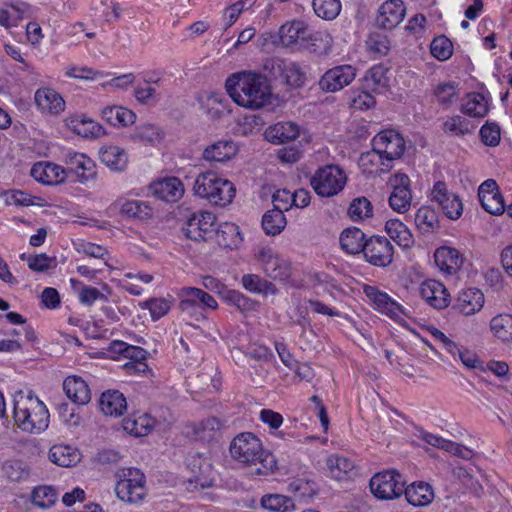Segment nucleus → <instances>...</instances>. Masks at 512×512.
I'll return each mask as SVG.
<instances>
[{
  "mask_svg": "<svg viewBox=\"0 0 512 512\" xmlns=\"http://www.w3.org/2000/svg\"><path fill=\"white\" fill-rule=\"evenodd\" d=\"M225 88L237 105L251 110L263 108L270 103L272 96L268 78L251 71L230 75L225 82Z\"/></svg>",
  "mask_w": 512,
  "mask_h": 512,
  "instance_id": "f257e3e1",
  "label": "nucleus"
},
{
  "mask_svg": "<svg viewBox=\"0 0 512 512\" xmlns=\"http://www.w3.org/2000/svg\"><path fill=\"white\" fill-rule=\"evenodd\" d=\"M229 450L234 460L254 467L256 475H268L276 468L275 456L263 449L260 439L250 432L237 435L232 440Z\"/></svg>",
  "mask_w": 512,
  "mask_h": 512,
  "instance_id": "f03ea898",
  "label": "nucleus"
},
{
  "mask_svg": "<svg viewBox=\"0 0 512 512\" xmlns=\"http://www.w3.org/2000/svg\"><path fill=\"white\" fill-rule=\"evenodd\" d=\"M373 207L365 197L354 199L348 208V215L353 221H360L372 216Z\"/></svg>",
  "mask_w": 512,
  "mask_h": 512,
  "instance_id": "6e6d98bb",
  "label": "nucleus"
},
{
  "mask_svg": "<svg viewBox=\"0 0 512 512\" xmlns=\"http://www.w3.org/2000/svg\"><path fill=\"white\" fill-rule=\"evenodd\" d=\"M384 3L378 8V16L366 40V47L370 53L380 54L384 43Z\"/></svg>",
  "mask_w": 512,
  "mask_h": 512,
  "instance_id": "7c9ffc66",
  "label": "nucleus"
},
{
  "mask_svg": "<svg viewBox=\"0 0 512 512\" xmlns=\"http://www.w3.org/2000/svg\"><path fill=\"white\" fill-rule=\"evenodd\" d=\"M261 506L271 512H292L295 510L293 500L281 494H268L261 498Z\"/></svg>",
  "mask_w": 512,
  "mask_h": 512,
  "instance_id": "79ce46f5",
  "label": "nucleus"
},
{
  "mask_svg": "<svg viewBox=\"0 0 512 512\" xmlns=\"http://www.w3.org/2000/svg\"><path fill=\"white\" fill-rule=\"evenodd\" d=\"M242 285L249 292L256 294H276L277 289L275 285L266 279L261 278L256 274H245L242 277Z\"/></svg>",
  "mask_w": 512,
  "mask_h": 512,
  "instance_id": "37998d69",
  "label": "nucleus"
},
{
  "mask_svg": "<svg viewBox=\"0 0 512 512\" xmlns=\"http://www.w3.org/2000/svg\"><path fill=\"white\" fill-rule=\"evenodd\" d=\"M406 150L403 136L394 129L386 128V161L399 159Z\"/></svg>",
  "mask_w": 512,
  "mask_h": 512,
  "instance_id": "a19ab883",
  "label": "nucleus"
},
{
  "mask_svg": "<svg viewBox=\"0 0 512 512\" xmlns=\"http://www.w3.org/2000/svg\"><path fill=\"white\" fill-rule=\"evenodd\" d=\"M346 181L347 177L342 169L336 165H325L315 171L310 182L317 195L332 197L343 190Z\"/></svg>",
  "mask_w": 512,
  "mask_h": 512,
  "instance_id": "0eeeda50",
  "label": "nucleus"
},
{
  "mask_svg": "<svg viewBox=\"0 0 512 512\" xmlns=\"http://www.w3.org/2000/svg\"><path fill=\"white\" fill-rule=\"evenodd\" d=\"M236 153L237 146L233 141H218L204 150L203 158L210 162H224L230 160Z\"/></svg>",
  "mask_w": 512,
  "mask_h": 512,
  "instance_id": "c756f323",
  "label": "nucleus"
},
{
  "mask_svg": "<svg viewBox=\"0 0 512 512\" xmlns=\"http://www.w3.org/2000/svg\"><path fill=\"white\" fill-rule=\"evenodd\" d=\"M415 223L424 234H431L440 227L438 213L433 207L426 205L420 207L416 212Z\"/></svg>",
  "mask_w": 512,
  "mask_h": 512,
  "instance_id": "72a5a7b5",
  "label": "nucleus"
},
{
  "mask_svg": "<svg viewBox=\"0 0 512 512\" xmlns=\"http://www.w3.org/2000/svg\"><path fill=\"white\" fill-rule=\"evenodd\" d=\"M13 402V416L19 429L28 433H40L48 427V409L31 391H17Z\"/></svg>",
  "mask_w": 512,
  "mask_h": 512,
  "instance_id": "7ed1b4c3",
  "label": "nucleus"
},
{
  "mask_svg": "<svg viewBox=\"0 0 512 512\" xmlns=\"http://www.w3.org/2000/svg\"><path fill=\"white\" fill-rule=\"evenodd\" d=\"M386 316L390 317L399 325L406 326L409 311L386 294Z\"/></svg>",
  "mask_w": 512,
  "mask_h": 512,
  "instance_id": "0e129e2a",
  "label": "nucleus"
},
{
  "mask_svg": "<svg viewBox=\"0 0 512 512\" xmlns=\"http://www.w3.org/2000/svg\"><path fill=\"white\" fill-rule=\"evenodd\" d=\"M257 259L265 274L271 279L281 282L287 281L292 274V265L289 259L276 253L269 247L259 250Z\"/></svg>",
  "mask_w": 512,
  "mask_h": 512,
  "instance_id": "6e6552de",
  "label": "nucleus"
},
{
  "mask_svg": "<svg viewBox=\"0 0 512 512\" xmlns=\"http://www.w3.org/2000/svg\"><path fill=\"white\" fill-rule=\"evenodd\" d=\"M49 459L58 466L72 467L81 460V454L69 445H54L49 450Z\"/></svg>",
  "mask_w": 512,
  "mask_h": 512,
  "instance_id": "bb28decb",
  "label": "nucleus"
},
{
  "mask_svg": "<svg viewBox=\"0 0 512 512\" xmlns=\"http://www.w3.org/2000/svg\"><path fill=\"white\" fill-rule=\"evenodd\" d=\"M355 76L356 69L352 65H339L327 70L318 84L324 92H337L348 86Z\"/></svg>",
  "mask_w": 512,
  "mask_h": 512,
  "instance_id": "f8f14e48",
  "label": "nucleus"
},
{
  "mask_svg": "<svg viewBox=\"0 0 512 512\" xmlns=\"http://www.w3.org/2000/svg\"><path fill=\"white\" fill-rule=\"evenodd\" d=\"M485 302L483 292L478 288H467L459 292L453 309L465 316L479 312Z\"/></svg>",
  "mask_w": 512,
  "mask_h": 512,
  "instance_id": "a211bd4d",
  "label": "nucleus"
},
{
  "mask_svg": "<svg viewBox=\"0 0 512 512\" xmlns=\"http://www.w3.org/2000/svg\"><path fill=\"white\" fill-rule=\"evenodd\" d=\"M181 313L194 321L206 319L207 309L215 310L218 303L213 296L196 287H183L179 292Z\"/></svg>",
  "mask_w": 512,
  "mask_h": 512,
  "instance_id": "39448f33",
  "label": "nucleus"
},
{
  "mask_svg": "<svg viewBox=\"0 0 512 512\" xmlns=\"http://www.w3.org/2000/svg\"><path fill=\"white\" fill-rule=\"evenodd\" d=\"M482 208L492 215H502L505 210V202L501 193L483 194L479 197Z\"/></svg>",
  "mask_w": 512,
  "mask_h": 512,
  "instance_id": "4d7b16f0",
  "label": "nucleus"
},
{
  "mask_svg": "<svg viewBox=\"0 0 512 512\" xmlns=\"http://www.w3.org/2000/svg\"><path fill=\"white\" fill-rule=\"evenodd\" d=\"M302 47L318 55L327 54L331 49V37L308 30V37L303 41Z\"/></svg>",
  "mask_w": 512,
  "mask_h": 512,
  "instance_id": "49530a36",
  "label": "nucleus"
},
{
  "mask_svg": "<svg viewBox=\"0 0 512 512\" xmlns=\"http://www.w3.org/2000/svg\"><path fill=\"white\" fill-rule=\"evenodd\" d=\"M216 237L220 246L230 249L242 242L239 226L231 222L221 224L216 230Z\"/></svg>",
  "mask_w": 512,
  "mask_h": 512,
  "instance_id": "e433bc0d",
  "label": "nucleus"
},
{
  "mask_svg": "<svg viewBox=\"0 0 512 512\" xmlns=\"http://www.w3.org/2000/svg\"><path fill=\"white\" fill-rule=\"evenodd\" d=\"M57 492L51 486H39L32 492V503L39 508H50L57 501Z\"/></svg>",
  "mask_w": 512,
  "mask_h": 512,
  "instance_id": "603ef678",
  "label": "nucleus"
},
{
  "mask_svg": "<svg viewBox=\"0 0 512 512\" xmlns=\"http://www.w3.org/2000/svg\"><path fill=\"white\" fill-rule=\"evenodd\" d=\"M479 134L481 141L491 147L497 146L501 139L500 126L494 122H486L481 127Z\"/></svg>",
  "mask_w": 512,
  "mask_h": 512,
  "instance_id": "69168bd1",
  "label": "nucleus"
},
{
  "mask_svg": "<svg viewBox=\"0 0 512 512\" xmlns=\"http://www.w3.org/2000/svg\"><path fill=\"white\" fill-rule=\"evenodd\" d=\"M216 216L212 212L199 211L187 219L183 232L188 239L206 240L214 231Z\"/></svg>",
  "mask_w": 512,
  "mask_h": 512,
  "instance_id": "9d476101",
  "label": "nucleus"
},
{
  "mask_svg": "<svg viewBox=\"0 0 512 512\" xmlns=\"http://www.w3.org/2000/svg\"><path fill=\"white\" fill-rule=\"evenodd\" d=\"M339 241L342 249L347 253L357 254L364 247L365 234L359 228H347L341 233Z\"/></svg>",
  "mask_w": 512,
  "mask_h": 512,
  "instance_id": "c9c22d12",
  "label": "nucleus"
},
{
  "mask_svg": "<svg viewBox=\"0 0 512 512\" xmlns=\"http://www.w3.org/2000/svg\"><path fill=\"white\" fill-rule=\"evenodd\" d=\"M141 307L150 311L153 320H158L169 312L171 303L164 298H151L142 303Z\"/></svg>",
  "mask_w": 512,
  "mask_h": 512,
  "instance_id": "e2e57ef3",
  "label": "nucleus"
},
{
  "mask_svg": "<svg viewBox=\"0 0 512 512\" xmlns=\"http://www.w3.org/2000/svg\"><path fill=\"white\" fill-rule=\"evenodd\" d=\"M386 234L401 248H408L413 243L412 234L408 228L397 219L386 220Z\"/></svg>",
  "mask_w": 512,
  "mask_h": 512,
  "instance_id": "f704fd0d",
  "label": "nucleus"
},
{
  "mask_svg": "<svg viewBox=\"0 0 512 512\" xmlns=\"http://www.w3.org/2000/svg\"><path fill=\"white\" fill-rule=\"evenodd\" d=\"M298 125L293 122H278L269 126L264 136L267 141L273 144H285L294 141L299 136Z\"/></svg>",
  "mask_w": 512,
  "mask_h": 512,
  "instance_id": "412c9836",
  "label": "nucleus"
},
{
  "mask_svg": "<svg viewBox=\"0 0 512 512\" xmlns=\"http://www.w3.org/2000/svg\"><path fill=\"white\" fill-rule=\"evenodd\" d=\"M373 149L362 153L359 159V166L363 173L370 177L380 176L384 164V151L379 149L378 146L384 144V130H381L373 138Z\"/></svg>",
  "mask_w": 512,
  "mask_h": 512,
  "instance_id": "ddd939ff",
  "label": "nucleus"
},
{
  "mask_svg": "<svg viewBox=\"0 0 512 512\" xmlns=\"http://www.w3.org/2000/svg\"><path fill=\"white\" fill-rule=\"evenodd\" d=\"M308 25L301 20H293L283 24L279 29L281 43L286 46L300 45L308 37Z\"/></svg>",
  "mask_w": 512,
  "mask_h": 512,
  "instance_id": "4be33fe9",
  "label": "nucleus"
},
{
  "mask_svg": "<svg viewBox=\"0 0 512 512\" xmlns=\"http://www.w3.org/2000/svg\"><path fill=\"white\" fill-rule=\"evenodd\" d=\"M288 491L300 500L311 499L317 494V488L313 481L295 479L288 485Z\"/></svg>",
  "mask_w": 512,
  "mask_h": 512,
  "instance_id": "5fc2aeb1",
  "label": "nucleus"
},
{
  "mask_svg": "<svg viewBox=\"0 0 512 512\" xmlns=\"http://www.w3.org/2000/svg\"><path fill=\"white\" fill-rule=\"evenodd\" d=\"M65 164L67 165V167L64 168L67 172V176L73 174L81 183L93 179L96 175V165L94 161L85 154L68 152L65 155Z\"/></svg>",
  "mask_w": 512,
  "mask_h": 512,
  "instance_id": "4468645a",
  "label": "nucleus"
},
{
  "mask_svg": "<svg viewBox=\"0 0 512 512\" xmlns=\"http://www.w3.org/2000/svg\"><path fill=\"white\" fill-rule=\"evenodd\" d=\"M35 102L44 112L59 114L65 109V101L59 93L50 88L38 89L35 93Z\"/></svg>",
  "mask_w": 512,
  "mask_h": 512,
  "instance_id": "393cba45",
  "label": "nucleus"
},
{
  "mask_svg": "<svg viewBox=\"0 0 512 512\" xmlns=\"http://www.w3.org/2000/svg\"><path fill=\"white\" fill-rule=\"evenodd\" d=\"M431 200L438 204L443 214L451 220H457L463 212L460 198L448 191L445 182L438 181L431 191Z\"/></svg>",
  "mask_w": 512,
  "mask_h": 512,
  "instance_id": "9b49d317",
  "label": "nucleus"
},
{
  "mask_svg": "<svg viewBox=\"0 0 512 512\" xmlns=\"http://www.w3.org/2000/svg\"><path fill=\"white\" fill-rule=\"evenodd\" d=\"M422 299L435 309H444L450 303V294L447 288L437 280H426L419 289Z\"/></svg>",
  "mask_w": 512,
  "mask_h": 512,
  "instance_id": "2eb2a0df",
  "label": "nucleus"
},
{
  "mask_svg": "<svg viewBox=\"0 0 512 512\" xmlns=\"http://www.w3.org/2000/svg\"><path fill=\"white\" fill-rule=\"evenodd\" d=\"M435 497L433 487L424 481H415L405 489L407 502L416 507L429 505Z\"/></svg>",
  "mask_w": 512,
  "mask_h": 512,
  "instance_id": "5701e85b",
  "label": "nucleus"
},
{
  "mask_svg": "<svg viewBox=\"0 0 512 512\" xmlns=\"http://www.w3.org/2000/svg\"><path fill=\"white\" fill-rule=\"evenodd\" d=\"M383 80L384 66L382 64H378L370 68L364 77L366 88L378 93H381L384 88Z\"/></svg>",
  "mask_w": 512,
  "mask_h": 512,
  "instance_id": "bf43d9fd",
  "label": "nucleus"
},
{
  "mask_svg": "<svg viewBox=\"0 0 512 512\" xmlns=\"http://www.w3.org/2000/svg\"><path fill=\"white\" fill-rule=\"evenodd\" d=\"M405 14L406 8L402 0H386V29L398 26Z\"/></svg>",
  "mask_w": 512,
  "mask_h": 512,
  "instance_id": "09e8293b",
  "label": "nucleus"
},
{
  "mask_svg": "<svg viewBox=\"0 0 512 512\" xmlns=\"http://www.w3.org/2000/svg\"><path fill=\"white\" fill-rule=\"evenodd\" d=\"M326 464L330 475L337 480L351 478L357 474L354 462L344 456L331 455L327 458Z\"/></svg>",
  "mask_w": 512,
  "mask_h": 512,
  "instance_id": "cd10ccee",
  "label": "nucleus"
},
{
  "mask_svg": "<svg viewBox=\"0 0 512 512\" xmlns=\"http://www.w3.org/2000/svg\"><path fill=\"white\" fill-rule=\"evenodd\" d=\"M100 160L115 171H123L128 164V156L124 149L118 146H108L100 150Z\"/></svg>",
  "mask_w": 512,
  "mask_h": 512,
  "instance_id": "2f4dec72",
  "label": "nucleus"
},
{
  "mask_svg": "<svg viewBox=\"0 0 512 512\" xmlns=\"http://www.w3.org/2000/svg\"><path fill=\"white\" fill-rule=\"evenodd\" d=\"M102 118L110 125L127 126L135 122L136 115L133 111L121 106H108L101 111Z\"/></svg>",
  "mask_w": 512,
  "mask_h": 512,
  "instance_id": "473e14b6",
  "label": "nucleus"
},
{
  "mask_svg": "<svg viewBox=\"0 0 512 512\" xmlns=\"http://www.w3.org/2000/svg\"><path fill=\"white\" fill-rule=\"evenodd\" d=\"M99 406L105 415L120 417L127 410V401L120 391L108 390L102 393Z\"/></svg>",
  "mask_w": 512,
  "mask_h": 512,
  "instance_id": "b1692460",
  "label": "nucleus"
},
{
  "mask_svg": "<svg viewBox=\"0 0 512 512\" xmlns=\"http://www.w3.org/2000/svg\"><path fill=\"white\" fill-rule=\"evenodd\" d=\"M388 183L392 188L388 199L390 207L401 214L407 212L412 200L409 177L404 173H396L389 178Z\"/></svg>",
  "mask_w": 512,
  "mask_h": 512,
  "instance_id": "1a4fd4ad",
  "label": "nucleus"
},
{
  "mask_svg": "<svg viewBox=\"0 0 512 512\" xmlns=\"http://www.w3.org/2000/svg\"><path fill=\"white\" fill-rule=\"evenodd\" d=\"M285 79L288 85L293 87H300L306 80V74L302 71L298 64L291 63L285 69Z\"/></svg>",
  "mask_w": 512,
  "mask_h": 512,
  "instance_id": "774afa93",
  "label": "nucleus"
},
{
  "mask_svg": "<svg viewBox=\"0 0 512 512\" xmlns=\"http://www.w3.org/2000/svg\"><path fill=\"white\" fill-rule=\"evenodd\" d=\"M117 497L130 504H138L147 494L144 473L135 467L124 468L115 487Z\"/></svg>",
  "mask_w": 512,
  "mask_h": 512,
  "instance_id": "423d86ee",
  "label": "nucleus"
},
{
  "mask_svg": "<svg viewBox=\"0 0 512 512\" xmlns=\"http://www.w3.org/2000/svg\"><path fill=\"white\" fill-rule=\"evenodd\" d=\"M112 350L121 353L128 362L146 361L147 351L138 346L128 345L123 341H113Z\"/></svg>",
  "mask_w": 512,
  "mask_h": 512,
  "instance_id": "864d4df0",
  "label": "nucleus"
},
{
  "mask_svg": "<svg viewBox=\"0 0 512 512\" xmlns=\"http://www.w3.org/2000/svg\"><path fill=\"white\" fill-rule=\"evenodd\" d=\"M154 425L155 420L147 413H133L122 421L123 429L135 437L148 435Z\"/></svg>",
  "mask_w": 512,
  "mask_h": 512,
  "instance_id": "a878e982",
  "label": "nucleus"
},
{
  "mask_svg": "<svg viewBox=\"0 0 512 512\" xmlns=\"http://www.w3.org/2000/svg\"><path fill=\"white\" fill-rule=\"evenodd\" d=\"M150 189L155 197L167 203L177 202L184 194L183 184L176 177L158 180L151 184Z\"/></svg>",
  "mask_w": 512,
  "mask_h": 512,
  "instance_id": "dca6fc26",
  "label": "nucleus"
},
{
  "mask_svg": "<svg viewBox=\"0 0 512 512\" xmlns=\"http://www.w3.org/2000/svg\"><path fill=\"white\" fill-rule=\"evenodd\" d=\"M63 390L66 396L76 405H86L91 400L88 384L79 376L71 375L65 378Z\"/></svg>",
  "mask_w": 512,
  "mask_h": 512,
  "instance_id": "aec40b11",
  "label": "nucleus"
},
{
  "mask_svg": "<svg viewBox=\"0 0 512 512\" xmlns=\"http://www.w3.org/2000/svg\"><path fill=\"white\" fill-rule=\"evenodd\" d=\"M28 10L29 5L25 2H5L4 7L0 9V25L5 28L17 26Z\"/></svg>",
  "mask_w": 512,
  "mask_h": 512,
  "instance_id": "c85d7f7f",
  "label": "nucleus"
},
{
  "mask_svg": "<svg viewBox=\"0 0 512 512\" xmlns=\"http://www.w3.org/2000/svg\"><path fill=\"white\" fill-rule=\"evenodd\" d=\"M28 267L35 272H46L57 266L55 257H49L45 253L36 254L27 258Z\"/></svg>",
  "mask_w": 512,
  "mask_h": 512,
  "instance_id": "052dcab7",
  "label": "nucleus"
},
{
  "mask_svg": "<svg viewBox=\"0 0 512 512\" xmlns=\"http://www.w3.org/2000/svg\"><path fill=\"white\" fill-rule=\"evenodd\" d=\"M130 137L133 141L146 145L160 140L162 132L157 126L146 123L137 126Z\"/></svg>",
  "mask_w": 512,
  "mask_h": 512,
  "instance_id": "de8ad7c7",
  "label": "nucleus"
},
{
  "mask_svg": "<svg viewBox=\"0 0 512 512\" xmlns=\"http://www.w3.org/2000/svg\"><path fill=\"white\" fill-rule=\"evenodd\" d=\"M430 50L436 59L444 61L451 57L453 45L446 36H438L433 39Z\"/></svg>",
  "mask_w": 512,
  "mask_h": 512,
  "instance_id": "13d9d810",
  "label": "nucleus"
},
{
  "mask_svg": "<svg viewBox=\"0 0 512 512\" xmlns=\"http://www.w3.org/2000/svg\"><path fill=\"white\" fill-rule=\"evenodd\" d=\"M434 261L441 272L454 275L462 268L464 258L457 249L442 246L435 250Z\"/></svg>",
  "mask_w": 512,
  "mask_h": 512,
  "instance_id": "f3484780",
  "label": "nucleus"
},
{
  "mask_svg": "<svg viewBox=\"0 0 512 512\" xmlns=\"http://www.w3.org/2000/svg\"><path fill=\"white\" fill-rule=\"evenodd\" d=\"M316 15L325 20L335 19L341 11L340 0H313Z\"/></svg>",
  "mask_w": 512,
  "mask_h": 512,
  "instance_id": "8fccbe9b",
  "label": "nucleus"
},
{
  "mask_svg": "<svg viewBox=\"0 0 512 512\" xmlns=\"http://www.w3.org/2000/svg\"><path fill=\"white\" fill-rule=\"evenodd\" d=\"M224 300L237 307L241 312L255 309V302L237 290H228L224 294Z\"/></svg>",
  "mask_w": 512,
  "mask_h": 512,
  "instance_id": "680f3d73",
  "label": "nucleus"
},
{
  "mask_svg": "<svg viewBox=\"0 0 512 512\" xmlns=\"http://www.w3.org/2000/svg\"><path fill=\"white\" fill-rule=\"evenodd\" d=\"M494 335L504 341H512V315L500 314L492 318L490 323Z\"/></svg>",
  "mask_w": 512,
  "mask_h": 512,
  "instance_id": "c03bdc74",
  "label": "nucleus"
},
{
  "mask_svg": "<svg viewBox=\"0 0 512 512\" xmlns=\"http://www.w3.org/2000/svg\"><path fill=\"white\" fill-rule=\"evenodd\" d=\"M286 218L280 209L268 210L262 217V228L267 235H278L286 226Z\"/></svg>",
  "mask_w": 512,
  "mask_h": 512,
  "instance_id": "ea45409f",
  "label": "nucleus"
},
{
  "mask_svg": "<svg viewBox=\"0 0 512 512\" xmlns=\"http://www.w3.org/2000/svg\"><path fill=\"white\" fill-rule=\"evenodd\" d=\"M384 244L381 236H371L365 240L364 247L361 252L365 259L376 266H384L383 256Z\"/></svg>",
  "mask_w": 512,
  "mask_h": 512,
  "instance_id": "4c0bfd02",
  "label": "nucleus"
},
{
  "mask_svg": "<svg viewBox=\"0 0 512 512\" xmlns=\"http://www.w3.org/2000/svg\"><path fill=\"white\" fill-rule=\"evenodd\" d=\"M461 111L468 116L482 118L488 113L489 107L483 94L470 93L467 101L462 104Z\"/></svg>",
  "mask_w": 512,
  "mask_h": 512,
  "instance_id": "58836bf2",
  "label": "nucleus"
},
{
  "mask_svg": "<svg viewBox=\"0 0 512 512\" xmlns=\"http://www.w3.org/2000/svg\"><path fill=\"white\" fill-rule=\"evenodd\" d=\"M31 176L40 183L56 185L66 180L67 172L57 164L38 162L32 166Z\"/></svg>",
  "mask_w": 512,
  "mask_h": 512,
  "instance_id": "6ab92c4d",
  "label": "nucleus"
},
{
  "mask_svg": "<svg viewBox=\"0 0 512 512\" xmlns=\"http://www.w3.org/2000/svg\"><path fill=\"white\" fill-rule=\"evenodd\" d=\"M386 486L390 487V493L386 492V500L399 498L402 494L405 495L406 480L402 474L395 469H386Z\"/></svg>",
  "mask_w": 512,
  "mask_h": 512,
  "instance_id": "3c124183",
  "label": "nucleus"
},
{
  "mask_svg": "<svg viewBox=\"0 0 512 512\" xmlns=\"http://www.w3.org/2000/svg\"><path fill=\"white\" fill-rule=\"evenodd\" d=\"M443 130L455 136H462L470 132L469 122L461 116H453L444 122Z\"/></svg>",
  "mask_w": 512,
  "mask_h": 512,
  "instance_id": "338daca9",
  "label": "nucleus"
},
{
  "mask_svg": "<svg viewBox=\"0 0 512 512\" xmlns=\"http://www.w3.org/2000/svg\"><path fill=\"white\" fill-rule=\"evenodd\" d=\"M193 189L195 195L219 207H225L232 203L236 195L234 184L214 172L199 174L195 179Z\"/></svg>",
  "mask_w": 512,
  "mask_h": 512,
  "instance_id": "20e7f679",
  "label": "nucleus"
},
{
  "mask_svg": "<svg viewBox=\"0 0 512 512\" xmlns=\"http://www.w3.org/2000/svg\"><path fill=\"white\" fill-rule=\"evenodd\" d=\"M121 214L127 218L146 220L152 217V208L143 201L129 200L122 204Z\"/></svg>",
  "mask_w": 512,
  "mask_h": 512,
  "instance_id": "a18cd8bd",
  "label": "nucleus"
}]
</instances>
